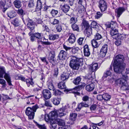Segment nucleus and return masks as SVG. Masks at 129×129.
<instances>
[{"label": "nucleus", "mask_w": 129, "mask_h": 129, "mask_svg": "<svg viewBox=\"0 0 129 129\" xmlns=\"http://www.w3.org/2000/svg\"><path fill=\"white\" fill-rule=\"evenodd\" d=\"M124 58L123 55L118 54L115 57L113 66L114 72L117 73H121L124 69L125 64L123 62Z\"/></svg>", "instance_id": "f257e3e1"}, {"label": "nucleus", "mask_w": 129, "mask_h": 129, "mask_svg": "<svg viewBox=\"0 0 129 129\" xmlns=\"http://www.w3.org/2000/svg\"><path fill=\"white\" fill-rule=\"evenodd\" d=\"M3 78L6 80L9 86H13L10 74L8 72H6L4 67L0 66V78ZM0 84L2 85V87L3 88L5 87L7 85L5 80L2 78L0 79Z\"/></svg>", "instance_id": "f03ea898"}, {"label": "nucleus", "mask_w": 129, "mask_h": 129, "mask_svg": "<svg viewBox=\"0 0 129 129\" xmlns=\"http://www.w3.org/2000/svg\"><path fill=\"white\" fill-rule=\"evenodd\" d=\"M83 64V58H78L75 56H73L71 58L69 65L73 70H77L79 67L82 66Z\"/></svg>", "instance_id": "7ed1b4c3"}, {"label": "nucleus", "mask_w": 129, "mask_h": 129, "mask_svg": "<svg viewBox=\"0 0 129 129\" xmlns=\"http://www.w3.org/2000/svg\"><path fill=\"white\" fill-rule=\"evenodd\" d=\"M123 77L118 79L117 80V82L121 85V88L123 90L126 91V92L129 94V84L127 85L126 81L128 79L126 76H123Z\"/></svg>", "instance_id": "20e7f679"}, {"label": "nucleus", "mask_w": 129, "mask_h": 129, "mask_svg": "<svg viewBox=\"0 0 129 129\" xmlns=\"http://www.w3.org/2000/svg\"><path fill=\"white\" fill-rule=\"evenodd\" d=\"M81 24L82 28L84 30V33L87 37H89L92 34V28L89 22L86 20H83Z\"/></svg>", "instance_id": "39448f33"}, {"label": "nucleus", "mask_w": 129, "mask_h": 129, "mask_svg": "<svg viewBox=\"0 0 129 129\" xmlns=\"http://www.w3.org/2000/svg\"><path fill=\"white\" fill-rule=\"evenodd\" d=\"M26 18L24 20V23L27 22V25L28 28L31 30H33L35 28V25L36 23L32 20L30 19L28 17L26 16Z\"/></svg>", "instance_id": "423d86ee"}, {"label": "nucleus", "mask_w": 129, "mask_h": 129, "mask_svg": "<svg viewBox=\"0 0 129 129\" xmlns=\"http://www.w3.org/2000/svg\"><path fill=\"white\" fill-rule=\"evenodd\" d=\"M98 6L102 12L106 11L107 8V3L104 0H100L98 3Z\"/></svg>", "instance_id": "0eeeda50"}, {"label": "nucleus", "mask_w": 129, "mask_h": 129, "mask_svg": "<svg viewBox=\"0 0 129 129\" xmlns=\"http://www.w3.org/2000/svg\"><path fill=\"white\" fill-rule=\"evenodd\" d=\"M126 6L125 7H119L115 10V15L117 17H120L122 13L125 10H127V6L126 5Z\"/></svg>", "instance_id": "6e6552de"}, {"label": "nucleus", "mask_w": 129, "mask_h": 129, "mask_svg": "<svg viewBox=\"0 0 129 129\" xmlns=\"http://www.w3.org/2000/svg\"><path fill=\"white\" fill-rule=\"evenodd\" d=\"M107 50L108 45L106 44L103 45L100 51V57H104L107 53Z\"/></svg>", "instance_id": "1a4fd4ad"}, {"label": "nucleus", "mask_w": 129, "mask_h": 129, "mask_svg": "<svg viewBox=\"0 0 129 129\" xmlns=\"http://www.w3.org/2000/svg\"><path fill=\"white\" fill-rule=\"evenodd\" d=\"M25 113L26 115L28 116L29 119H33L34 117L35 113L33 111L31 108L28 107L26 110Z\"/></svg>", "instance_id": "9d476101"}, {"label": "nucleus", "mask_w": 129, "mask_h": 129, "mask_svg": "<svg viewBox=\"0 0 129 129\" xmlns=\"http://www.w3.org/2000/svg\"><path fill=\"white\" fill-rule=\"evenodd\" d=\"M55 56L54 51H53L50 52L48 59L49 62L53 65H55L56 64Z\"/></svg>", "instance_id": "9b49d317"}, {"label": "nucleus", "mask_w": 129, "mask_h": 129, "mask_svg": "<svg viewBox=\"0 0 129 129\" xmlns=\"http://www.w3.org/2000/svg\"><path fill=\"white\" fill-rule=\"evenodd\" d=\"M85 85V84L83 83L82 84L72 89L73 90L72 91L74 94L75 97H76L77 95H80V93L77 91H79L80 89L84 88Z\"/></svg>", "instance_id": "f8f14e48"}, {"label": "nucleus", "mask_w": 129, "mask_h": 129, "mask_svg": "<svg viewBox=\"0 0 129 129\" xmlns=\"http://www.w3.org/2000/svg\"><path fill=\"white\" fill-rule=\"evenodd\" d=\"M67 106H65L57 111L58 116L61 117L66 114Z\"/></svg>", "instance_id": "ddd939ff"}, {"label": "nucleus", "mask_w": 129, "mask_h": 129, "mask_svg": "<svg viewBox=\"0 0 129 129\" xmlns=\"http://www.w3.org/2000/svg\"><path fill=\"white\" fill-rule=\"evenodd\" d=\"M58 87L60 89H65L64 90V92L66 91L67 93L70 91H72L73 90L72 89H66V86L65 84V82L64 81H61L58 83L57 85Z\"/></svg>", "instance_id": "4468645a"}, {"label": "nucleus", "mask_w": 129, "mask_h": 129, "mask_svg": "<svg viewBox=\"0 0 129 129\" xmlns=\"http://www.w3.org/2000/svg\"><path fill=\"white\" fill-rule=\"evenodd\" d=\"M67 55L68 54L67 52L63 50H61L58 54V58L60 60H64Z\"/></svg>", "instance_id": "2eb2a0df"}, {"label": "nucleus", "mask_w": 129, "mask_h": 129, "mask_svg": "<svg viewBox=\"0 0 129 129\" xmlns=\"http://www.w3.org/2000/svg\"><path fill=\"white\" fill-rule=\"evenodd\" d=\"M42 94L43 97L46 99H49L51 97V93L47 89L43 90L42 91Z\"/></svg>", "instance_id": "dca6fc26"}, {"label": "nucleus", "mask_w": 129, "mask_h": 129, "mask_svg": "<svg viewBox=\"0 0 129 129\" xmlns=\"http://www.w3.org/2000/svg\"><path fill=\"white\" fill-rule=\"evenodd\" d=\"M85 81H86L87 85L90 84L91 83H93L94 82V79L92 78L91 75L87 74L84 78Z\"/></svg>", "instance_id": "f3484780"}, {"label": "nucleus", "mask_w": 129, "mask_h": 129, "mask_svg": "<svg viewBox=\"0 0 129 129\" xmlns=\"http://www.w3.org/2000/svg\"><path fill=\"white\" fill-rule=\"evenodd\" d=\"M87 103L85 102H81L79 103L78 106L76 109V111H79L83 107H88L89 105Z\"/></svg>", "instance_id": "a211bd4d"}, {"label": "nucleus", "mask_w": 129, "mask_h": 129, "mask_svg": "<svg viewBox=\"0 0 129 129\" xmlns=\"http://www.w3.org/2000/svg\"><path fill=\"white\" fill-rule=\"evenodd\" d=\"M84 55L85 56L88 57L90 55V50L87 45H85L83 46Z\"/></svg>", "instance_id": "6ab92c4d"}, {"label": "nucleus", "mask_w": 129, "mask_h": 129, "mask_svg": "<svg viewBox=\"0 0 129 129\" xmlns=\"http://www.w3.org/2000/svg\"><path fill=\"white\" fill-rule=\"evenodd\" d=\"M106 25L107 27L110 28L111 29H117L118 27L117 23L114 21H111L110 23H108L106 24Z\"/></svg>", "instance_id": "aec40b11"}, {"label": "nucleus", "mask_w": 129, "mask_h": 129, "mask_svg": "<svg viewBox=\"0 0 129 129\" xmlns=\"http://www.w3.org/2000/svg\"><path fill=\"white\" fill-rule=\"evenodd\" d=\"M34 95H31L26 97V98L27 99L26 103L27 104H35L34 100L35 98L33 97Z\"/></svg>", "instance_id": "412c9836"}, {"label": "nucleus", "mask_w": 129, "mask_h": 129, "mask_svg": "<svg viewBox=\"0 0 129 129\" xmlns=\"http://www.w3.org/2000/svg\"><path fill=\"white\" fill-rule=\"evenodd\" d=\"M69 37L68 39V42L70 43H73L75 42L76 39L75 35L72 33H69Z\"/></svg>", "instance_id": "4be33fe9"}, {"label": "nucleus", "mask_w": 129, "mask_h": 129, "mask_svg": "<svg viewBox=\"0 0 129 129\" xmlns=\"http://www.w3.org/2000/svg\"><path fill=\"white\" fill-rule=\"evenodd\" d=\"M49 116H50L52 120H56V118L58 116L57 111H54L51 112L49 114Z\"/></svg>", "instance_id": "5701e85b"}, {"label": "nucleus", "mask_w": 129, "mask_h": 129, "mask_svg": "<svg viewBox=\"0 0 129 129\" xmlns=\"http://www.w3.org/2000/svg\"><path fill=\"white\" fill-rule=\"evenodd\" d=\"M17 13L21 16V18L23 22H24V20L26 18H24V15L25 14V12L22 8L19 9L17 11Z\"/></svg>", "instance_id": "b1692460"}, {"label": "nucleus", "mask_w": 129, "mask_h": 129, "mask_svg": "<svg viewBox=\"0 0 129 129\" xmlns=\"http://www.w3.org/2000/svg\"><path fill=\"white\" fill-rule=\"evenodd\" d=\"M49 39L51 41H54L59 38V35L58 34H51L48 35Z\"/></svg>", "instance_id": "393cba45"}, {"label": "nucleus", "mask_w": 129, "mask_h": 129, "mask_svg": "<svg viewBox=\"0 0 129 129\" xmlns=\"http://www.w3.org/2000/svg\"><path fill=\"white\" fill-rule=\"evenodd\" d=\"M89 68L92 72H95L99 68L98 65V63H95L91 65Z\"/></svg>", "instance_id": "a878e982"}, {"label": "nucleus", "mask_w": 129, "mask_h": 129, "mask_svg": "<svg viewBox=\"0 0 129 129\" xmlns=\"http://www.w3.org/2000/svg\"><path fill=\"white\" fill-rule=\"evenodd\" d=\"M94 85L93 83H91L87 85L86 87V89L88 91H90L94 89Z\"/></svg>", "instance_id": "bb28decb"}, {"label": "nucleus", "mask_w": 129, "mask_h": 129, "mask_svg": "<svg viewBox=\"0 0 129 129\" xmlns=\"http://www.w3.org/2000/svg\"><path fill=\"white\" fill-rule=\"evenodd\" d=\"M33 80L32 78L26 79L25 82L28 87H29L30 85L32 87L34 86L35 84L33 82Z\"/></svg>", "instance_id": "cd10ccee"}, {"label": "nucleus", "mask_w": 129, "mask_h": 129, "mask_svg": "<svg viewBox=\"0 0 129 129\" xmlns=\"http://www.w3.org/2000/svg\"><path fill=\"white\" fill-rule=\"evenodd\" d=\"M126 38V35L124 34H118L116 36L113 37V38L115 39H120L122 40H124Z\"/></svg>", "instance_id": "c85d7f7f"}, {"label": "nucleus", "mask_w": 129, "mask_h": 129, "mask_svg": "<svg viewBox=\"0 0 129 129\" xmlns=\"http://www.w3.org/2000/svg\"><path fill=\"white\" fill-rule=\"evenodd\" d=\"M12 23L15 27L18 26L20 25V21L17 18L13 19L12 21Z\"/></svg>", "instance_id": "c756f323"}, {"label": "nucleus", "mask_w": 129, "mask_h": 129, "mask_svg": "<svg viewBox=\"0 0 129 129\" xmlns=\"http://www.w3.org/2000/svg\"><path fill=\"white\" fill-rule=\"evenodd\" d=\"M44 5L42 4V3L40 0H38L37 2L36 9L38 10H41L43 9V6Z\"/></svg>", "instance_id": "7c9ffc66"}, {"label": "nucleus", "mask_w": 129, "mask_h": 129, "mask_svg": "<svg viewBox=\"0 0 129 129\" xmlns=\"http://www.w3.org/2000/svg\"><path fill=\"white\" fill-rule=\"evenodd\" d=\"M118 29H112L110 30V34L111 36H113V37L116 36L118 34Z\"/></svg>", "instance_id": "2f4dec72"}, {"label": "nucleus", "mask_w": 129, "mask_h": 129, "mask_svg": "<svg viewBox=\"0 0 129 129\" xmlns=\"http://www.w3.org/2000/svg\"><path fill=\"white\" fill-rule=\"evenodd\" d=\"M13 4L15 7L17 8H20L22 6L21 2L19 0H15L13 2Z\"/></svg>", "instance_id": "473e14b6"}, {"label": "nucleus", "mask_w": 129, "mask_h": 129, "mask_svg": "<svg viewBox=\"0 0 129 129\" xmlns=\"http://www.w3.org/2000/svg\"><path fill=\"white\" fill-rule=\"evenodd\" d=\"M56 123L58 124L60 126V127L63 126V125H65V122L64 121L61 119H56Z\"/></svg>", "instance_id": "72a5a7b5"}, {"label": "nucleus", "mask_w": 129, "mask_h": 129, "mask_svg": "<svg viewBox=\"0 0 129 129\" xmlns=\"http://www.w3.org/2000/svg\"><path fill=\"white\" fill-rule=\"evenodd\" d=\"M51 100L54 105H57L60 103V99L58 98H53Z\"/></svg>", "instance_id": "f704fd0d"}, {"label": "nucleus", "mask_w": 129, "mask_h": 129, "mask_svg": "<svg viewBox=\"0 0 129 129\" xmlns=\"http://www.w3.org/2000/svg\"><path fill=\"white\" fill-rule=\"evenodd\" d=\"M70 8V7L69 5L65 4L62 6L61 10L64 13H67L69 11Z\"/></svg>", "instance_id": "c9c22d12"}, {"label": "nucleus", "mask_w": 129, "mask_h": 129, "mask_svg": "<svg viewBox=\"0 0 129 129\" xmlns=\"http://www.w3.org/2000/svg\"><path fill=\"white\" fill-rule=\"evenodd\" d=\"M69 74L67 73H63L61 76V79L63 81L67 80L69 77Z\"/></svg>", "instance_id": "e433bc0d"}, {"label": "nucleus", "mask_w": 129, "mask_h": 129, "mask_svg": "<svg viewBox=\"0 0 129 129\" xmlns=\"http://www.w3.org/2000/svg\"><path fill=\"white\" fill-rule=\"evenodd\" d=\"M103 100L105 101H109L111 99V96L107 93L103 94Z\"/></svg>", "instance_id": "4c0bfd02"}, {"label": "nucleus", "mask_w": 129, "mask_h": 129, "mask_svg": "<svg viewBox=\"0 0 129 129\" xmlns=\"http://www.w3.org/2000/svg\"><path fill=\"white\" fill-rule=\"evenodd\" d=\"M16 13L14 10H12L7 14L8 16L10 18L15 17L16 16Z\"/></svg>", "instance_id": "58836bf2"}, {"label": "nucleus", "mask_w": 129, "mask_h": 129, "mask_svg": "<svg viewBox=\"0 0 129 129\" xmlns=\"http://www.w3.org/2000/svg\"><path fill=\"white\" fill-rule=\"evenodd\" d=\"M103 36L98 33H97L94 36V39L95 40H100L103 38Z\"/></svg>", "instance_id": "ea45409f"}, {"label": "nucleus", "mask_w": 129, "mask_h": 129, "mask_svg": "<svg viewBox=\"0 0 129 129\" xmlns=\"http://www.w3.org/2000/svg\"><path fill=\"white\" fill-rule=\"evenodd\" d=\"M95 39H93L91 41V44L94 48H97L99 46V44Z\"/></svg>", "instance_id": "a19ab883"}, {"label": "nucleus", "mask_w": 129, "mask_h": 129, "mask_svg": "<svg viewBox=\"0 0 129 129\" xmlns=\"http://www.w3.org/2000/svg\"><path fill=\"white\" fill-rule=\"evenodd\" d=\"M71 26L73 30L76 31L78 32L79 31V25L76 24H71Z\"/></svg>", "instance_id": "79ce46f5"}, {"label": "nucleus", "mask_w": 129, "mask_h": 129, "mask_svg": "<svg viewBox=\"0 0 129 129\" xmlns=\"http://www.w3.org/2000/svg\"><path fill=\"white\" fill-rule=\"evenodd\" d=\"M112 71H110V70H107L106 71L105 73H104V74L103 76V78H107L108 76H111L112 75Z\"/></svg>", "instance_id": "37998d69"}, {"label": "nucleus", "mask_w": 129, "mask_h": 129, "mask_svg": "<svg viewBox=\"0 0 129 129\" xmlns=\"http://www.w3.org/2000/svg\"><path fill=\"white\" fill-rule=\"evenodd\" d=\"M81 80V78L80 77H78L73 81V83L76 85H77L79 84Z\"/></svg>", "instance_id": "c03bdc74"}, {"label": "nucleus", "mask_w": 129, "mask_h": 129, "mask_svg": "<svg viewBox=\"0 0 129 129\" xmlns=\"http://www.w3.org/2000/svg\"><path fill=\"white\" fill-rule=\"evenodd\" d=\"M36 125L38 126L40 129H47L46 126L44 124L42 125L38 124L37 122L35 120L34 121Z\"/></svg>", "instance_id": "a18cd8bd"}, {"label": "nucleus", "mask_w": 129, "mask_h": 129, "mask_svg": "<svg viewBox=\"0 0 129 129\" xmlns=\"http://www.w3.org/2000/svg\"><path fill=\"white\" fill-rule=\"evenodd\" d=\"M77 114L76 113H74L70 114V119L72 121H75L76 118Z\"/></svg>", "instance_id": "49530a36"}, {"label": "nucleus", "mask_w": 129, "mask_h": 129, "mask_svg": "<svg viewBox=\"0 0 129 129\" xmlns=\"http://www.w3.org/2000/svg\"><path fill=\"white\" fill-rule=\"evenodd\" d=\"M40 42H41L42 44L47 45H50L52 44V43L51 42L48 41L44 42L40 40H38L37 43L38 45H39L40 43Z\"/></svg>", "instance_id": "de8ad7c7"}, {"label": "nucleus", "mask_w": 129, "mask_h": 129, "mask_svg": "<svg viewBox=\"0 0 129 129\" xmlns=\"http://www.w3.org/2000/svg\"><path fill=\"white\" fill-rule=\"evenodd\" d=\"M70 24H71L76 23L77 21V18L75 17H71L70 20Z\"/></svg>", "instance_id": "09e8293b"}, {"label": "nucleus", "mask_w": 129, "mask_h": 129, "mask_svg": "<svg viewBox=\"0 0 129 129\" xmlns=\"http://www.w3.org/2000/svg\"><path fill=\"white\" fill-rule=\"evenodd\" d=\"M48 84V88L49 90H52L53 91L55 90V88L54 87L53 84L52 82H49Z\"/></svg>", "instance_id": "8fccbe9b"}, {"label": "nucleus", "mask_w": 129, "mask_h": 129, "mask_svg": "<svg viewBox=\"0 0 129 129\" xmlns=\"http://www.w3.org/2000/svg\"><path fill=\"white\" fill-rule=\"evenodd\" d=\"M34 36L36 38L39 40L41 39L42 38V34L38 32L34 33Z\"/></svg>", "instance_id": "3c124183"}, {"label": "nucleus", "mask_w": 129, "mask_h": 129, "mask_svg": "<svg viewBox=\"0 0 129 129\" xmlns=\"http://www.w3.org/2000/svg\"><path fill=\"white\" fill-rule=\"evenodd\" d=\"M58 68L56 67L54 68L53 70V75L55 77H57L58 74Z\"/></svg>", "instance_id": "603ef678"}, {"label": "nucleus", "mask_w": 129, "mask_h": 129, "mask_svg": "<svg viewBox=\"0 0 129 129\" xmlns=\"http://www.w3.org/2000/svg\"><path fill=\"white\" fill-rule=\"evenodd\" d=\"M53 91L54 94L56 96L60 95L62 93V92L60 90L55 89V88Z\"/></svg>", "instance_id": "864d4df0"}, {"label": "nucleus", "mask_w": 129, "mask_h": 129, "mask_svg": "<svg viewBox=\"0 0 129 129\" xmlns=\"http://www.w3.org/2000/svg\"><path fill=\"white\" fill-rule=\"evenodd\" d=\"M91 27L93 28H96L98 27L97 23L95 21H92L90 24Z\"/></svg>", "instance_id": "5fc2aeb1"}, {"label": "nucleus", "mask_w": 129, "mask_h": 129, "mask_svg": "<svg viewBox=\"0 0 129 129\" xmlns=\"http://www.w3.org/2000/svg\"><path fill=\"white\" fill-rule=\"evenodd\" d=\"M91 99L88 95H85L83 96L82 98V100L85 102H89V99Z\"/></svg>", "instance_id": "6e6d98bb"}, {"label": "nucleus", "mask_w": 129, "mask_h": 129, "mask_svg": "<svg viewBox=\"0 0 129 129\" xmlns=\"http://www.w3.org/2000/svg\"><path fill=\"white\" fill-rule=\"evenodd\" d=\"M51 10L50 13L53 17L55 16L58 13V11L57 10L54 9Z\"/></svg>", "instance_id": "4d7b16f0"}, {"label": "nucleus", "mask_w": 129, "mask_h": 129, "mask_svg": "<svg viewBox=\"0 0 129 129\" xmlns=\"http://www.w3.org/2000/svg\"><path fill=\"white\" fill-rule=\"evenodd\" d=\"M51 10V7L50 6H44L43 8V10L48 12H50Z\"/></svg>", "instance_id": "13d9d810"}, {"label": "nucleus", "mask_w": 129, "mask_h": 129, "mask_svg": "<svg viewBox=\"0 0 129 129\" xmlns=\"http://www.w3.org/2000/svg\"><path fill=\"white\" fill-rule=\"evenodd\" d=\"M55 29L57 32H61L62 29L61 26L60 25H56L55 26Z\"/></svg>", "instance_id": "bf43d9fd"}, {"label": "nucleus", "mask_w": 129, "mask_h": 129, "mask_svg": "<svg viewBox=\"0 0 129 129\" xmlns=\"http://www.w3.org/2000/svg\"><path fill=\"white\" fill-rule=\"evenodd\" d=\"M71 127L70 125H65L63 126L60 127L58 128V129H71Z\"/></svg>", "instance_id": "052dcab7"}, {"label": "nucleus", "mask_w": 129, "mask_h": 129, "mask_svg": "<svg viewBox=\"0 0 129 129\" xmlns=\"http://www.w3.org/2000/svg\"><path fill=\"white\" fill-rule=\"evenodd\" d=\"M96 107L97 106L96 105H92L90 106V109L91 111L93 112L96 110Z\"/></svg>", "instance_id": "680f3d73"}, {"label": "nucleus", "mask_w": 129, "mask_h": 129, "mask_svg": "<svg viewBox=\"0 0 129 129\" xmlns=\"http://www.w3.org/2000/svg\"><path fill=\"white\" fill-rule=\"evenodd\" d=\"M5 5L8 7H10L11 6V0H5Z\"/></svg>", "instance_id": "e2e57ef3"}, {"label": "nucleus", "mask_w": 129, "mask_h": 129, "mask_svg": "<svg viewBox=\"0 0 129 129\" xmlns=\"http://www.w3.org/2000/svg\"><path fill=\"white\" fill-rule=\"evenodd\" d=\"M39 108H40L39 107L37 104H36L35 105L33 106L31 108L33 110V111L34 113L36 112L37 109Z\"/></svg>", "instance_id": "0e129e2a"}, {"label": "nucleus", "mask_w": 129, "mask_h": 129, "mask_svg": "<svg viewBox=\"0 0 129 129\" xmlns=\"http://www.w3.org/2000/svg\"><path fill=\"white\" fill-rule=\"evenodd\" d=\"M102 15L103 14L101 13L100 12H97L96 13V15L95 16V17L97 19H98L102 16Z\"/></svg>", "instance_id": "69168bd1"}, {"label": "nucleus", "mask_w": 129, "mask_h": 129, "mask_svg": "<svg viewBox=\"0 0 129 129\" xmlns=\"http://www.w3.org/2000/svg\"><path fill=\"white\" fill-rule=\"evenodd\" d=\"M79 50V49L78 47H75L72 49L71 52L75 54L77 53Z\"/></svg>", "instance_id": "338daca9"}, {"label": "nucleus", "mask_w": 129, "mask_h": 129, "mask_svg": "<svg viewBox=\"0 0 129 129\" xmlns=\"http://www.w3.org/2000/svg\"><path fill=\"white\" fill-rule=\"evenodd\" d=\"M57 126V124L56 123H50V128L52 129H55Z\"/></svg>", "instance_id": "774afa93"}]
</instances>
